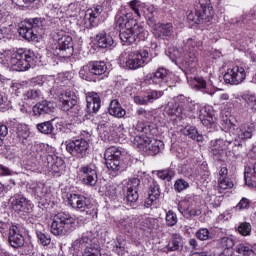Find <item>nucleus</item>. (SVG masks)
I'll return each mask as SVG.
<instances>
[{
    "label": "nucleus",
    "mask_w": 256,
    "mask_h": 256,
    "mask_svg": "<svg viewBox=\"0 0 256 256\" xmlns=\"http://www.w3.org/2000/svg\"><path fill=\"white\" fill-rule=\"evenodd\" d=\"M16 134H17V137L20 140H22V143L25 144V141L29 139L31 132L29 131V128H27V126H23V124H18L16 127Z\"/></svg>",
    "instance_id": "nucleus-47"
},
{
    "label": "nucleus",
    "mask_w": 256,
    "mask_h": 256,
    "mask_svg": "<svg viewBox=\"0 0 256 256\" xmlns=\"http://www.w3.org/2000/svg\"><path fill=\"white\" fill-rule=\"evenodd\" d=\"M45 23V19L41 17L26 19L20 23L18 33L26 41H37V37L45 33Z\"/></svg>",
    "instance_id": "nucleus-3"
},
{
    "label": "nucleus",
    "mask_w": 256,
    "mask_h": 256,
    "mask_svg": "<svg viewBox=\"0 0 256 256\" xmlns=\"http://www.w3.org/2000/svg\"><path fill=\"white\" fill-rule=\"evenodd\" d=\"M137 117L139 119H151V112L149 110H145V108H140L136 111Z\"/></svg>",
    "instance_id": "nucleus-63"
},
{
    "label": "nucleus",
    "mask_w": 256,
    "mask_h": 256,
    "mask_svg": "<svg viewBox=\"0 0 256 256\" xmlns=\"http://www.w3.org/2000/svg\"><path fill=\"white\" fill-rule=\"evenodd\" d=\"M120 39L123 43L133 45L136 41H145L149 37V31L145 30L143 26H132V28H126L120 32Z\"/></svg>",
    "instance_id": "nucleus-10"
},
{
    "label": "nucleus",
    "mask_w": 256,
    "mask_h": 256,
    "mask_svg": "<svg viewBox=\"0 0 256 256\" xmlns=\"http://www.w3.org/2000/svg\"><path fill=\"white\" fill-rule=\"evenodd\" d=\"M236 253L239 255H244V256H251L253 255V247L245 244H238L235 247Z\"/></svg>",
    "instance_id": "nucleus-50"
},
{
    "label": "nucleus",
    "mask_w": 256,
    "mask_h": 256,
    "mask_svg": "<svg viewBox=\"0 0 256 256\" xmlns=\"http://www.w3.org/2000/svg\"><path fill=\"white\" fill-rule=\"evenodd\" d=\"M150 140L151 138L147 137L146 135L135 136L133 140V145L137 149H140V151L145 152V149H147Z\"/></svg>",
    "instance_id": "nucleus-43"
},
{
    "label": "nucleus",
    "mask_w": 256,
    "mask_h": 256,
    "mask_svg": "<svg viewBox=\"0 0 256 256\" xmlns=\"http://www.w3.org/2000/svg\"><path fill=\"white\" fill-rule=\"evenodd\" d=\"M165 113L168 117H171L172 121H181L187 117V113L183 110V107L175 102H169L165 106Z\"/></svg>",
    "instance_id": "nucleus-20"
},
{
    "label": "nucleus",
    "mask_w": 256,
    "mask_h": 256,
    "mask_svg": "<svg viewBox=\"0 0 256 256\" xmlns=\"http://www.w3.org/2000/svg\"><path fill=\"white\" fill-rule=\"evenodd\" d=\"M68 111L70 115H72V117H81V115H83V108L79 106L78 102L75 104V106H72Z\"/></svg>",
    "instance_id": "nucleus-62"
},
{
    "label": "nucleus",
    "mask_w": 256,
    "mask_h": 256,
    "mask_svg": "<svg viewBox=\"0 0 256 256\" xmlns=\"http://www.w3.org/2000/svg\"><path fill=\"white\" fill-rule=\"evenodd\" d=\"M79 173L82 177L83 185H87V187H95L97 185L99 177L97 176V166L95 164H87L80 167Z\"/></svg>",
    "instance_id": "nucleus-12"
},
{
    "label": "nucleus",
    "mask_w": 256,
    "mask_h": 256,
    "mask_svg": "<svg viewBox=\"0 0 256 256\" xmlns=\"http://www.w3.org/2000/svg\"><path fill=\"white\" fill-rule=\"evenodd\" d=\"M89 142L84 138H78L66 142V151L76 157V159H85L89 155Z\"/></svg>",
    "instance_id": "nucleus-11"
},
{
    "label": "nucleus",
    "mask_w": 256,
    "mask_h": 256,
    "mask_svg": "<svg viewBox=\"0 0 256 256\" xmlns=\"http://www.w3.org/2000/svg\"><path fill=\"white\" fill-rule=\"evenodd\" d=\"M247 73L244 67L234 66L232 69H228L224 74V81L229 85H239L246 79Z\"/></svg>",
    "instance_id": "nucleus-15"
},
{
    "label": "nucleus",
    "mask_w": 256,
    "mask_h": 256,
    "mask_svg": "<svg viewBox=\"0 0 256 256\" xmlns=\"http://www.w3.org/2000/svg\"><path fill=\"white\" fill-rule=\"evenodd\" d=\"M104 8L101 5H96L91 9H88L85 14V21H88L90 27H97L99 25L101 13H103Z\"/></svg>",
    "instance_id": "nucleus-27"
},
{
    "label": "nucleus",
    "mask_w": 256,
    "mask_h": 256,
    "mask_svg": "<svg viewBox=\"0 0 256 256\" xmlns=\"http://www.w3.org/2000/svg\"><path fill=\"white\" fill-rule=\"evenodd\" d=\"M61 110L69 111L71 107L75 106L76 103L79 102V98H77V94L73 92V90H66L60 95Z\"/></svg>",
    "instance_id": "nucleus-25"
},
{
    "label": "nucleus",
    "mask_w": 256,
    "mask_h": 256,
    "mask_svg": "<svg viewBox=\"0 0 256 256\" xmlns=\"http://www.w3.org/2000/svg\"><path fill=\"white\" fill-rule=\"evenodd\" d=\"M229 145H231V140H224L222 138L212 140L211 153L213 155H223V152L229 149Z\"/></svg>",
    "instance_id": "nucleus-31"
},
{
    "label": "nucleus",
    "mask_w": 256,
    "mask_h": 256,
    "mask_svg": "<svg viewBox=\"0 0 256 256\" xmlns=\"http://www.w3.org/2000/svg\"><path fill=\"white\" fill-rule=\"evenodd\" d=\"M151 61V58H149V51L143 49L140 51H134L129 52L125 60L123 62L125 63L126 67L128 69H141V67H145Z\"/></svg>",
    "instance_id": "nucleus-8"
},
{
    "label": "nucleus",
    "mask_w": 256,
    "mask_h": 256,
    "mask_svg": "<svg viewBox=\"0 0 256 256\" xmlns=\"http://www.w3.org/2000/svg\"><path fill=\"white\" fill-rule=\"evenodd\" d=\"M159 197H161L159 184L157 183V181L152 180L148 189V198L145 201L146 207H151L153 205V202L157 201Z\"/></svg>",
    "instance_id": "nucleus-30"
},
{
    "label": "nucleus",
    "mask_w": 256,
    "mask_h": 256,
    "mask_svg": "<svg viewBox=\"0 0 256 256\" xmlns=\"http://www.w3.org/2000/svg\"><path fill=\"white\" fill-rule=\"evenodd\" d=\"M139 189H141V179L129 178L126 184L127 203H135L139 199Z\"/></svg>",
    "instance_id": "nucleus-16"
},
{
    "label": "nucleus",
    "mask_w": 256,
    "mask_h": 256,
    "mask_svg": "<svg viewBox=\"0 0 256 256\" xmlns=\"http://www.w3.org/2000/svg\"><path fill=\"white\" fill-rule=\"evenodd\" d=\"M213 14L211 0H199L196 4L195 13L193 11L187 12V20L201 25V23H209L213 19Z\"/></svg>",
    "instance_id": "nucleus-4"
},
{
    "label": "nucleus",
    "mask_w": 256,
    "mask_h": 256,
    "mask_svg": "<svg viewBox=\"0 0 256 256\" xmlns=\"http://www.w3.org/2000/svg\"><path fill=\"white\" fill-rule=\"evenodd\" d=\"M23 95H24V99H29L30 101H39V99L43 97L41 90H35V89H30L26 91Z\"/></svg>",
    "instance_id": "nucleus-49"
},
{
    "label": "nucleus",
    "mask_w": 256,
    "mask_h": 256,
    "mask_svg": "<svg viewBox=\"0 0 256 256\" xmlns=\"http://www.w3.org/2000/svg\"><path fill=\"white\" fill-rule=\"evenodd\" d=\"M121 227H124L127 231H131L135 227V218L125 217L119 221Z\"/></svg>",
    "instance_id": "nucleus-55"
},
{
    "label": "nucleus",
    "mask_w": 256,
    "mask_h": 256,
    "mask_svg": "<svg viewBox=\"0 0 256 256\" xmlns=\"http://www.w3.org/2000/svg\"><path fill=\"white\" fill-rule=\"evenodd\" d=\"M199 119L207 129H215L217 127V116L211 106H205L200 109Z\"/></svg>",
    "instance_id": "nucleus-17"
},
{
    "label": "nucleus",
    "mask_w": 256,
    "mask_h": 256,
    "mask_svg": "<svg viewBox=\"0 0 256 256\" xmlns=\"http://www.w3.org/2000/svg\"><path fill=\"white\" fill-rule=\"evenodd\" d=\"M101 109V97L96 92L86 93V113L95 115Z\"/></svg>",
    "instance_id": "nucleus-19"
},
{
    "label": "nucleus",
    "mask_w": 256,
    "mask_h": 256,
    "mask_svg": "<svg viewBox=\"0 0 256 256\" xmlns=\"http://www.w3.org/2000/svg\"><path fill=\"white\" fill-rule=\"evenodd\" d=\"M108 113L113 117H117L118 119L123 118L124 115H127V111L123 109L119 100H112L108 109Z\"/></svg>",
    "instance_id": "nucleus-37"
},
{
    "label": "nucleus",
    "mask_w": 256,
    "mask_h": 256,
    "mask_svg": "<svg viewBox=\"0 0 256 256\" xmlns=\"http://www.w3.org/2000/svg\"><path fill=\"white\" fill-rule=\"evenodd\" d=\"M201 198L199 196H194L189 200H183L178 204V211L186 219H191V217H199L201 215Z\"/></svg>",
    "instance_id": "nucleus-9"
},
{
    "label": "nucleus",
    "mask_w": 256,
    "mask_h": 256,
    "mask_svg": "<svg viewBox=\"0 0 256 256\" xmlns=\"http://www.w3.org/2000/svg\"><path fill=\"white\" fill-rule=\"evenodd\" d=\"M251 231L252 226L249 222H242L238 226V232L240 233V235H242V237H249V235H251Z\"/></svg>",
    "instance_id": "nucleus-51"
},
{
    "label": "nucleus",
    "mask_w": 256,
    "mask_h": 256,
    "mask_svg": "<svg viewBox=\"0 0 256 256\" xmlns=\"http://www.w3.org/2000/svg\"><path fill=\"white\" fill-rule=\"evenodd\" d=\"M36 235L38 237V241L43 245V247H47V245L51 244V236L41 232L37 231Z\"/></svg>",
    "instance_id": "nucleus-58"
},
{
    "label": "nucleus",
    "mask_w": 256,
    "mask_h": 256,
    "mask_svg": "<svg viewBox=\"0 0 256 256\" xmlns=\"http://www.w3.org/2000/svg\"><path fill=\"white\" fill-rule=\"evenodd\" d=\"M79 76L85 81H97V78L95 77V74L93 73V70L91 68L90 62L80 69Z\"/></svg>",
    "instance_id": "nucleus-41"
},
{
    "label": "nucleus",
    "mask_w": 256,
    "mask_h": 256,
    "mask_svg": "<svg viewBox=\"0 0 256 256\" xmlns=\"http://www.w3.org/2000/svg\"><path fill=\"white\" fill-rule=\"evenodd\" d=\"M183 135L189 137V139H193V141H197V143H203V136L199 134L197 128L195 126H186L182 129Z\"/></svg>",
    "instance_id": "nucleus-38"
},
{
    "label": "nucleus",
    "mask_w": 256,
    "mask_h": 256,
    "mask_svg": "<svg viewBox=\"0 0 256 256\" xmlns=\"http://www.w3.org/2000/svg\"><path fill=\"white\" fill-rule=\"evenodd\" d=\"M123 157H125V151L119 147L112 146L105 151L106 167L112 177H117L127 170V164Z\"/></svg>",
    "instance_id": "nucleus-2"
},
{
    "label": "nucleus",
    "mask_w": 256,
    "mask_h": 256,
    "mask_svg": "<svg viewBox=\"0 0 256 256\" xmlns=\"http://www.w3.org/2000/svg\"><path fill=\"white\" fill-rule=\"evenodd\" d=\"M166 224L168 225V227H175V225H177V214L175 212H173L172 210H169L166 213Z\"/></svg>",
    "instance_id": "nucleus-56"
},
{
    "label": "nucleus",
    "mask_w": 256,
    "mask_h": 256,
    "mask_svg": "<svg viewBox=\"0 0 256 256\" xmlns=\"http://www.w3.org/2000/svg\"><path fill=\"white\" fill-rule=\"evenodd\" d=\"M192 87L196 89V91H201L205 95H215V89L213 87L207 86V81L201 77H195L192 81Z\"/></svg>",
    "instance_id": "nucleus-29"
},
{
    "label": "nucleus",
    "mask_w": 256,
    "mask_h": 256,
    "mask_svg": "<svg viewBox=\"0 0 256 256\" xmlns=\"http://www.w3.org/2000/svg\"><path fill=\"white\" fill-rule=\"evenodd\" d=\"M53 37L57 43L54 45L53 54L62 59H69L73 55V38L65 35L63 31L55 33Z\"/></svg>",
    "instance_id": "nucleus-7"
},
{
    "label": "nucleus",
    "mask_w": 256,
    "mask_h": 256,
    "mask_svg": "<svg viewBox=\"0 0 256 256\" xmlns=\"http://www.w3.org/2000/svg\"><path fill=\"white\" fill-rule=\"evenodd\" d=\"M196 237L200 241H209V239H211V232L207 228H200L196 232Z\"/></svg>",
    "instance_id": "nucleus-57"
},
{
    "label": "nucleus",
    "mask_w": 256,
    "mask_h": 256,
    "mask_svg": "<svg viewBox=\"0 0 256 256\" xmlns=\"http://www.w3.org/2000/svg\"><path fill=\"white\" fill-rule=\"evenodd\" d=\"M218 185L223 191H225L226 189H233V181H231L229 177L219 178Z\"/></svg>",
    "instance_id": "nucleus-60"
},
{
    "label": "nucleus",
    "mask_w": 256,
    "mask_h": 256,
    "mask_svg": "<svg viewBox=\"0 0 256 256\" xmlns=\"http://www.w3.org/2000/svg\"><path fill=\"white\" fill-rule=\"evenodd\" d=\"M32 153L35 159H45L47 157V145L45 143L35 142L32 146Z\"/></svg>",
    "instance_id": "nucleus-39"
},
{
    "label": "nucleus",
    "mask_w": 256,
    "mask_h": 256,
    "mask_svg": "<svg viewBox=\"0 0 256 256\" xmlns=\"http://www.w3.org/2000/svg\"><path fill=\"white\" fill-rule=\"evenodd\" d=\"M167 251H182L183 250V236L179 233H173L171 240L166 246Z\"/></svg>",
    "instance_id": "nucleus-34"
},
{
    "label": "nucleus",
    "mask_w": 256,
    "mask_h": 256,
    "mask_svg": "<svg viewBox=\"0 0 256 256\" xmlns=\"http://www.w3.org/2000/svg\"><path fill=\"white\" fill-rule=\"evenodd\" d=\"M75 230V219L70 214L60 212L55 215L51 224L53 235H68Z\"/></svg>",
    "instance_id": "nucleus-5"
},
{
    "label": "nucleus",
    "mask_w": 256,
    "mask_h": 256,
    "mask_svg": "<svg viewBox=\"0 0 256 256\" xmlns=\"http://www.w3.org/2000/svg\"><path fill=\"white\" fill-rule=\"evenodd\" d=\"M65 162L61 158H57L56 161L51 165V171L54 175H60L63 171Z\"/></svg>",
    "instance_id": "nucleus-52"
},
{
    "label": "nucleus",
    "mask_w": 256,
    "mask_h": 256,
    "mask_svg": "<svg viewBox=\"0 0 256 256\" xmlns=\"http://www.w3.org/2000/svg\"><path fill=\"white\" fill-rule=\"evenodd\" d=\"M185 53V48L173 47L168 50L167 55L173 63H176V65H182Z\"/></svg>",
    "instance_id": "nucleus-35"
},
{
    "label": "nucleus",
    "mask_w": 256,
    "mask_h": 256,
    "mask_svg": "<svg viewBox=\"0 0 256 256\" xmlns=\"http://www.w3.org/2000/svg\"><path fill=\"white\" fill-rule=\"evenodd\" d=\"M157 177L163 181H171L175 177V172L171 169L160 170L157 172Z\"/></svg>",
    "instance_id": "nucleus-53"
},
{
    "label": "nucleus",
    "mask_w": 256,
    "mask_h": 256,
    "mask_svg": "<svg viewBox=\"0 0 256 256\" xmlns=\"http://www.w3.org/2000/svg\"><path fill=\"white\" fill-rule=\"evenodd\" d=\"M4 67H12L13 71H27L35 61V52L27 49L5 52L2 56Z\"/></svg>",
    "instance_id": "nucleus-1"
},
{
    "label": "nucleus",
    "mask_w": 256,
    "mask_h": 256,
    "mask_svg": "<svg viewBox=\"0 0 256 256\" xmlns=\"http://www.w3.org/2000/svg\"><path fill=\"white\" fill-rule=\"evenodd\" d=\"M165 148V144L161 140L157 139H151L148 142V146H146V149L144 150V153H147V155H158V153H161L163 149Z\"/></svg>",
    "instance_id": "nucleus-32"
},
{
    "label": "nucleus",
    "mask_w": 256,
    "mask_h": 256,
    "mask_svg": "<svg viewBox=\"0 0 256 256\" xmlns=\"http://www.w3.org/2000/svg\"><path fill=\"white\" fill-rule=\"evenodd\" d=\"M155 15H157V10H155V6L150 5L144 9V16L147 19V23L149 27H155L157 23V19H155Z\"/></svg>",
    "instance_id": "nucleus-42"
},
{
    "label": "nucleus",
    "mask_w": 256,
    "mask_h": 256,
    "mask_svg": "<svg viewBox=\"0 0 256 256\" xmlns=\"http://www.w3.org/2000/svg\"><path fill=\"white\" fill-rule=\"evenodd\" d=\"M255 131V126L253 124L250 125H241L236 129V135L238 139H242V141H247V139H251L253 137V133Z\"/></svg>",
    "instance_id": "nucleus-36"
},
{
    "label": "nucleus",
    "mask_w": 256,
    "mask_h": 256,
    "mask_svg": "<svg viewBox=\"0 0 256 256\" xmlns=\"http://www.w3.org/2000/svg\"><path fill=\"white\" fill-rule=\"evenodd\" d=\"M90 67L96 79L99 75H104L107 72V64L104 61L90 62Z\"/></svg>",
    "instance_id": "nucleus-40"
},
{
    "label": "nucleus",
    "mask_w": 256,
    "mask_h": 256,
    "mask_svg": "<svg viewBox=\"0 0 256 256\" xmlns=\"http://www.w3.org/2000/svg\"><path fill=\"white\" fill-rule=\"evenodd\" d=\"M220 245L224 249V251H231L230 249H233V247H235V240H233V238L223 237L220 240Z\"/></svg>",
    "instance_id": "nucleus-54"
},
{
    "label": "nucleus",
    "mask_w": 256,
    "mask_h": 256,
    "mask_svg": "<svg viewBox=\"0 0 256 256\" xmlns=\"http://www.w3.org/2000/svg\"><path fill=\"white\" fill-rule=\"evenodd\" d=\"M15 27L13 25H8V26H0V39H8L11 40L14 35L15 31H13Z\"/></svg>",
    "instance_id": "nucleus-48"
},
{
    "label": "nucleus",
    "mask_w": 256,
    "mask_h": 256,
    "mask_svg": "<svg viewBox=\"0 0 256 256\" xmlns=\"http://www.w3.org/2000/svg\"><path fill=\"white\" fill-rule=\"evenodd\" d=\"M96 41L98 47L101 49H111L113 45L115 44V40H113V37L107 35L105 31H101L96 35Z\"/></svg>",
    "instance_id": "nucleus-33"
},
{
    "label": "nucleus",
    "mask_w": 256,
    "mask_h": 256,
    "mask_svg": "<svg viewBox=\"0 0 256 256\" xmlns=\"http://www.w3.org/2000/svg\"><path fill=\"white\" fill-rule=\"evenodd\" d=\"M8 241L14 249H21L25 245V237L21 235L19 227L12 225L9 228V238Z\"/></svg>",
    "instance_id": "nucleus-21"
},
{
    "label": "nucleus",
    "mask_w": 256,
    "mask_h": 256,
    "mask_svg": "<svg viewBox=\"0 0 256 256\" xmlns=\"http://www.w3.org/2000/svg\"><path fill=\"white\" fill-rule=\"evenodd\" d=\"M189 187V182L185 181L184 179H178L175 181L174 184V191L177 193H181V191H185Z\"/></svg>",
    "instance_id": "nucleus-59"
},
{
    "label": "nucleus",
    "mask_w": 256,
    "mask_h": 256,
    "mask_svg": "<svg viewBox=\"0 0 256 256\" xmlns=\"http://www.w3.org/2000/svg\"><path fill=\"white\" fill-rule=\"evenodd\" d=\"M164 95L161 90H148L144 96H135L134 103L136 105H149V103H155L157 99H161Z\"/></svg>",
    "instance_id": "nucleus-24"
},
{
    "label": "nucleus",
    "mask_w": 256,
    "mask_h": 256,
    "mask_svg": "<svg viewBox=\"0 0 256 256\" xmlns=\"http://www.w3.org/2000/svg\"><path fill=\"white\" fill-rule=\"evenodd\" d=\"M203 45V42L199 40H194L193 38H189L184 43V50L186 52H194L196 53L197 49L201 48Z\"/></svg>",
    "instance_id": "nucleus-46"
},
{
    "label": "nucleus",
    "mask_w": 256,
    "mask_h": 256,
    "mask_svg": "<svg viewBox=\"0 0 256 256\" xmlns=\"http://www.w3.org/2000/svg\"><path fill=\"white\" fill-rule=\"evenodd\" d=\"M35 117H44V115H51L55 112V106L52 102L43 100L35 104L32 108Z\"/></svg>",
    "instance_id": "nucleus-26"
},
{
    "label": "nucleus",
    "mask_w": 256,
    "mask_h": 256,
    "mask_svg": "<svg viewBox=\"0 0 256 256\" xmlns=\"http://www.w3.org/2000/svg\"><path fill=\"white\" fill-rule=\"evenodd\" d=\"M82 256H101V252L98 247H92L82 253Z\"/></svg>",
    "instance_id": "nucleus-64"
},
{
    "label": "nucleus",
    "mask_w": 256,
    "mask_h": 256,
    "mask_svg": "<svg viewBox=\"0 0 256 256\" xmlns=\"http://www.w3.org/2000/svg\"><path fill=\"white\" fill-rule=\"evenodd\" d=\"M116 23L118 27H121L122 29H133V27L138 26L137 20L133 18V13L128 12L123 15H117L116 16Z\"/></svg>",
    "instance_id": "nucleus-28"
},
{
    "label": "nucleus",
    "mask_w": 256,
    "mask_h": 256,
    "mask_svg": "<svg viewBox=\"0 0 256 256\" xmlns=\"http://www.w3.org/2000/svg\"><path fill=\"white\" fill-rule=\"evenodd\" d=\"M169 79V70L165 68H158L154 73L147 74L144 80L150 85H159L160 87H163V85H167V83H169Z\"/></svg>",
    "instance_id": "nucleus-14"
},
{
    "label": "nucleus",
    "mask_w": 256,
    "mask_h": 256,
    "mask_svg": "<svg viewBox=\"0 0 256 256\" xmlns=\"http://www.w3.org/2000/svg\"><path fill=\"white\" fill-rule=\"evenodd\" d=\"M68 205L75 211L86 213L90 217H97V206L91 203V200L82 194H68Z\"/></svg>",
    "instance_id": "nucleus-6"
},
{
    "label": "nucleus",
    "mask_w": 256,
    "mask_h": 256,
    "mask_svg": "<svg viewBox=\"0 0 256 256\" xmlns=\"http://www.w3.org/2000/svg\"><path fill=\"white\" fill-rule=\"evenodd\" d=\"M11 204L12 209L18 213H31L33 211V203H31V200H28L24 195L19 197V195L16 194Z\"/></svg>",
    "instance_id": "nucleus-18"
},
{
    "label": "nucleus",
    "mask_w": 256,
    "mask_h": 256,
    "mask_svg": "<svg viewBox=\"0 0 256 256\" xmlns=\"http://www.w3.org/2000/svg\"><path fill=\"white\" fill-rule=\"evenodd\" d=\"M153 27V35L156 37V39H170L173 36V24L166 23L161 24L157 22L155 23Z\"/></svg>",
    "instance_id": "nucleus-22"
},
{
    "label": "nucleus",
    "mask_w": 256,
    "mask_h": 256,
    "mask_svg": "<svg viewBox=\"0 0 256 256\" xmlns=\"http://www.w3.org/2000/svg\"><path fill=\"white\" fill-rule=\"evenodd\" d=\"M36 128L37 131L43 135H52L53 131H55V127H53V120L41 122L36 125Z\"/></svg>",
    "instance_id": "nucleus-44"
},
{
    "label": "nucleus",
    "mask_w": 256,
    "mask_h": 256,
    "mask_svg": "<svg viewBox=\"0 0 256 256\" xmlns=\"http://www.w3.org/2000/svg\"><path fill=\"white\" fill-rule=\"evenodd\" d=\"M251 207V201L248 198H242L239 203L235 206L236 211H243Z\"/></svg>",
    "instance_id": "nucleus-61"
},
{
    "label": "nucleus",
    "mask_w": 256,
    "mask_h": 256,
    "mask_svg": "<svg viewBox=\"0 0 256 256\" xmlns=\"http://www.w3.org/2000/svg\"><path fill=\"white\" fill-rule=\"evenodd\" d=\"M244 180L246 185L256 188V163L253 165L252 169H249L244 173Z\"/></svg>",
    "instance_id": "nucleus-45"
},
{
    "label": "nucleus",
    "mask_w": 256,
    "mask_h": 256,
    "mask_svg": "<svg viewBox=\"0 0 256 256\" xmlns=\"http://www.w3.org/2000/svg\"><path fill=\"white\" fill-rule=\"evenodd\" d=\"M182 67L186 68L191 74L197 73V67H199V57L197 52H185L182 60Z\"/></svg>",
    "instance_id": "nucleus-23"
},
{
    "label": "nucleus",
    "mask_w": 256,
    "mask_h": 256,
    "mask_svg": "<svg viewBox=\"0 0 256 256\" xmlns=\"http://www.w3.org/2000/svg\"><path fill=\"white\" fill-rule=\"evenodd\" d=\"M74 251H87L92 247H98L97 238L93 232H86L81 238L75 240L72 244Z\"/></svg>",
    "instance_id": "nucleus-13"
}]
</instances>
